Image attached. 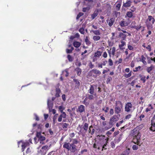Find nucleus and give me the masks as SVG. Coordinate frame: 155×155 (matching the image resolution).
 <instances>
[{"mask_svg":"<svg viewBox=\"0 0 155 155\" xmlns=\"http://www.w3.org/2000/svg\"><path fill=\"white\" fill-rule=\"evenodd\" d=\"M122 107L123 105L121 102L120 101H116L115 103V113L118 114L120 113Z\"/></svg>","mask_w":155,"mask_h":155,"instance_id":"f257e3e1","label":"nucleus"},{"mask_svg":"<svg viewBox=\"0 0 155 155\" xmlns=\"http://www.w3.org/2000/svg\"><path fill=\"white\" fill-rule=\"evenodd\" d=\"M84 6L83 10H89L91 6V2H93V0H84Z\"/></svg>","mask_w":155,"mask_h":155,"instance_id":"f03ea898","label":"nucleus"},{"mask_svg":"<svg viewBox=\"0 0 155 155\" xmlns=\"http://www.w3.org/2000/svg\"><path fill=\"white\" fill-rule=\"evenodd\" d=\"M119 119V117L118 116L116 115L113 116L112 117L110 118L109 122L110 124L113 125L117 121H118Z\"/></svg>","mask_w":155,"mask_h":155,"instance_id":"7ed1b4c3","label":"nucleus"},{"mask_svg":"<svg viewBox=\"0 0 155 155\" xmlns=\"http://www.w3.org/2000/svg\"><path fill=\"white\" fill-rule=\"evenodd\" d=\"M59 84H58V86L55 87L56 94L55 97H59L60 96L59 94L61 92V90L59 88V86H58Z\"/></svg>","mask_w":155,"mask_h":155,"instance_id":"20e7f679","label":"nucleus"},{"mask_svg":"<svg viewBox=\"0 0 155 155\" xmlns=\"http://www.w3.org/2000/svg\"><path fill=\"white\" fill-rule=\"evenodd\" d=\"M132 105L130 103H128L125 106V110L128 112L130 111V108H132Z\"/></svg>","mask_w":155,"mask_h":155,"instance_id":"39448f33","label":"nucleus"},{"mask_svg":"<svg viewBox=\"0 0 155 155\" xmlns=\"http://www.w3.org/2000/svg\"><path fill=\"white\" fill-rule=\"evenodd\" d=\"M47 105L48 108L49 110V111H51V110L53 106V103L50 100L48 99Z\"/></svg>","mask_w":155,"mask_h":155,"instance_id":"423d86ee","label":"nucleus"},{"mask_svg":"<svg viewBox=\"0 0 155 155\" xmlns=\"http://www.w3.org/2000/svg\"><path fill=\"white\" fill-rule=\"evenodd\" d=\"M151 21V22L152 24H153L154 23L155 19L152 17L151 16H149L148 18L146 20L145 22H150V21Z\"/></svg>","mask_w":155,"mask_h":155,"instance_id":"0eeeda50","label":"nucleus"},{"mask_svg":"<svg viewBox=\"0 0 155 155\" xmlns=\"http://www.w3.org/2000/svg\"><path fill=\"white\" fill-rule=\"evenodd\" d=\"M109 21V22L108 23V25H109L111 27L112 25L113 24L114 22L115 21V19L114 18H111L109 20L108 19H107L106 20V21L108 22V21Z\"/></svg>","mask_w":155,"mask_h":155,"instance_id":"6e6552de","label":"nucleus"},{"mask_svg":"<svg viewBox=\"0 0 155 155\" xmlns=\"http://www.w3.org/2000/svg\"><path fill=\"white\" fill-rule=\"evenodd\" d=\"M71 147V151L73 153L74 152L77 150L76 146L74 144H70V145Z\"/></svg>","mask_w":155,"mask_h":155,"instance_id":"1a4fd4ad","label":"nucleus"},{"mask_svg":"<svg viewBox=\"0 0 155 155\" xmlns=\"http://www.w3.org/2000/svg\"><path fill=\"white\" fill-rule=\"evenodd\" d=\"M69 144H70L69 143H64L63 145V147L67 149L68 150H69L71 149V147L70 146H69Z\"/></svg>","mask_w":155,"mask_h":155,"instance_id":"9d476101","label":"nucleus"},{"mask_svg":"<svg viewBox=\"0 0 155 155\" xmlns=\"http://www.w3.org/2000/svg\"><path fill=\"white\" fill-rule=\"evenodd\" d=\"M135 137L138 142L137 145H139V141L140 140V137H141L140 133V132H138L137 135H135Z\"/></svg>","mask_w":155,"mask_h":155,"instance_id":"9b49d317","label":"nucleus"},{"mask_svg":"<svg viewBox=\"0 0 155 155\" xmlns=\"http://www.w3.org/2000/svg\"><path fill=\"white\" fill-rule=\"evenodd\" d=\"M78 111L80 113L83 112L84 110V107L83 105L80 106L78 109Z\"/></svg>","mask_w":155,"mask_h":155,"instance_id":"f8f14e48","label":"nucleus"},{"mask_svg":"<svg viewBox=\"0 0 155 155\" xmlns=\"http://www.w3.org/2000/svg\"><path fill=\"white\" fill-rule=\"evenodd\" d=\"M147 27V29L149 30H150L152 28L153 26H152V23H151L150 22H145Z\"/></svg>","mask_w":155,"mask_h":155,"instance_id":"ddd939ff","label":"nucleus"},{"mask_svg":"<svg viewBox=\"0 0 155 155\" xmlns=\"http://www.w3.org/2000/svg\"><path fill=\"white\" fill-rule=\"evenodd\" d=\"M126 35L123 34V33H120L119 37L121 38L122 40H125L126 38Z\"/></svg>","mask_w":155,"mask_h":155,"instance_id":"4468645a","label":"nucleus"},{"mask_svg":"<svg viewBox=\"0 0 155 155\" xmlns=\"http://www.w3.org/2000/svg\"><path fill=\"white\" fill-rule=\"evenodd\" d=\"M73 45L75 47L78 48L80 46L81 43L80 42L75 41L74 42Z\"/></svg>","mask_w":155,"mask_h":155,"instance_id":"2eb2a0df","label":"nucleus"},{"mask_svg":"<svg viewBox=\"0 0 155 155\" xmlns=\"http://www.w3.org/2000/svg\"><path fill=\"white\" fill-rule=\"evenodd\" d=\"M131 3L130 0H127L126 2L123 5V6L125 7H129L130 6Z\"/></svg>","mask_w":155,"mask_h":155,"instance_id":"dca6fc26","label":"nucleus"},{"mask_svg":"<svg viewBox=\"0 0 155 155\" xmlns=\"http://www.w3.org/2000/svg\"><path fill=\"white\" fill-rule=\"evenodd\" d=\"M98 11H95L94 13L91 15V18L92 19H94L98 14Z\"/></svg>","mask_w":155,"mask_h":155,"instance_id":"f3484780","label":"nucleus"},{"mask_svg":"<svg viewBox=\"0 0 155 155\" xmlns=\"http://www.w3.org/2000/svg\"><path fill=\"white\" fill-rule=\"evenodd\" d=\"M94 86L92 85H91V87L89 90V93L92 94L94 93Z\"/></svg>","mask_w":155,"mask_h":155,"instance_id":"a211bd4d","label":"nucleus"},{"mask_svg":"<svg viewBox=\"0 0 155 155\" xmlns=\"http://www.w3.org/2000/svg\"><path fill=\"white\" fill-rule=\"evenodd\" d=\"M75 71H77V74L79 76L81 74V70L80 68L77 67L75 69Z\"/></svg>","mask_w":155,"mask_h":155,"instance_id":"6ab92c4d","label":"nucleus"},{"mask_svg":"<svg viewBox=\"0 0 155 155\" xmlns=\"http://www.w3.org/2000/svg\"><path fill=\"white\" fill-rule=\"evenodd\" d=\"M73 81H74L75 82V84H77L75 87L76 88L79 87L80 86V82L76 79H73Z\"/></svg>","mask_w":155,"mask_h":155,"instance_id":"aec40b11","label":"nucleus"},{"mask_svg":"<svg viewBox=\"0 0 155 155\" xmlns=\"http://www.w3.org/2000/svg\"><path fill=\"white\" fill-rule=\"evenodd\" d=\"M92 71L93 73L96 74H98L100 75L101 74V72L98 70H97L96 69H94L92 70Z\"/></svg>","mask_w":155,"mask_h":155,"instance_id":"412c9836","label":"nucleus"},{"mask_svg":"<svg viewBox=\"0 0 155 155\" xmlns=\"http://www.w3.org/2000/svg\"><path fill=\"white\" fill-rule=\"evenodd\" d=\"M120 25L122 27H124L127 25V23L126 22H125V21H122L120 22Z\"/></svg>","mask_w":155,"mask_h":155,"instance_id":"4be33fe9","label":"nucleus"},{"mask_svg":"<svg viewBox=\"0 0 155 155\" xmlns=\"http://www.w3.org/2000/svg\"><path fill=\"white\" fill-rule=\"evenodd\" d=\"M29 144L28 143H23L21 145L22 146V152L24 151L26 147Z\"/></svg>","mask_w":155,"mask_h":155,"instance_id":"5701e85b","label":"nucleus"},{"mask_svg":"<svg viewBox=\"0 0 155 155\" xmlns=\"http://www.w3.org/2000/svg\"><path fill=\"white\" fill-rule=\"evenodd\" d=\"M67 58L69 62H72L74 60L73 57L70 54L67 55Z\"/></svg>","mask_w":155,"mask_h":155,"instance_id":"b1692460","label":"nucleus"},{"mask_svg":"<svg viewBox=\"0 0 155 155\" xmlns=\"http://www.w3.org/2000/svg\"><path fill=\"white\" fill-rule=\"evenodd\" d=\"M93 72L92 71V70L90 71L88 73V75L89 77H93L96 78L97 77V76L94 75H93Z\"/></svg>","mask_w":155,"mask_h":155,"instance_id":"393cba45","label":"nucleus"},{"mask_svg":"<svg viewBox=\"0 0 155 155\" xmlns=\"http://www.w3.org/2000/svg\"><path fill=\"white\" fill-rule=\"evenodd\" d=\"M121 135L119 136V137L118 138H116L114 139V143H118L121 140Z\"/></svg>","mask_w":155,"mask_h":155,"instance_id":"a878e982","label":"nucleus"},{"mask_svg":"<svg viewBox=\"0 0 155 155\" xmlns=\"http://www.w3.org/2000/svg\"><path fill=\"white\" fill-rule=\"evenodd\" d=\"M130 148H128L125 150L123 153L125 154V155H128L130 152Z\"/></svg>","mask_w":155,"mask_h":155,"instance_id":"bb28decb","label":"nucleus"},{"mask_svg":"<svg viewBox=\"0 0 155 155\" xmlns=\"http://www.w3.org/2000/svg\"><path fill=\"white\" fill-rule=\"evenodd\" d=\"M48 147L47 145H45L42 147L41 148V149L40 150V151L41 152H43L44 151H42V150H48Z\"/></svg>","mask_w":155,"mask_h":155,"instance_id":"cd10ccee","label":"nucleus"},{"mask_svg":"<svg viewBox=\"0 0 155 155\" xmlns=\"http://www.w3.org/2000/svg\"><path fill=\"white\" fill-rule=\"evenodd\" d=\"M91 31L96 35H100L101 34L99 30L95 31L92 30Z\"/></svg>","mask_w":155,"mask_h":155,"instance_id":"c85d7f7f","label":"nucleus"},{"mask_svg":"<svg viewBox=\"0 0 155 155\" xmlns=\"http://www.w3.org/2000/svg\"><path fill=\"white\" fill-rule=\"evenodd\" d=\"M88 124L87 123H85L83 126V128L84 130L86 131L87 130L88 128Z\"/></svg>","mask_w":155,"mask_h":155,"instance_id":"c756f323","label":"nucleus"},{"mask_svg":"<svg viewBox=\"0 0 155 155\" xmlns=\"http://www.w3.org/2000/svg\"><path fill=\"white\" fill-rule=\"evenodd\" d=\"M154 68V67L153 65H152L150 67H148L147 69V71L148 73H150Z\"/></svg>","mask_w":155,"mask_h":155,"instance_id":"7c9ffc66","label":"nucleus"},{"mask_svg":"<svg viewBox=\"0 0 155 155\" xmlns=\"http://www.w3.org/2000/svg\"><path fill=\"white\" fill-rule=\"evenodd\" d=\"M85 41L86 43V44L88 45L91 44V42L88 39L87 36H86V38L85 40Z\"/></svg>","mask_w":155,"mask_h":155,"instance_id":"2f4dec72","label":"nucleus"},{"mask_svg":"<svg viewBox=\"0 0 155 155\" xmlns=\"http://www.w3.org/2000/svg\"><path fill=\"white\" fill-rule=\"evenodd\" d=\"M131 75V71H130L129 73L128 74H125L124 75L125 77L128 78L130 77Z\"/></svg>","mask_w":155,"mask_h":155,"instance_id":"473e14b6","label":"nucleus"},{"mask_svg":"<svg viewBox=\"0 0 155 155\" xmlns=\"http://www.w3.org/2000/svg\"><path fill=\"white\" fill-rule=\"evenodd\" d=\"M58 115V114H56L53 117V124H54L55 123V121L56 120V119Z\"/></svg>","mask_w":155,"mask_h":155,"instance_id":"72a5a7b5","label":"nucleus"},{"mask_svg":"<svg viewBox=\"0 0 155 155\" xmlns=\"http://www.w3.org/2000/svg\"><path fill=\"white\" fill-rule=\"evenodd\" d=\"M100 38V37L99 36H95L93 37V39L95 41H97L99 40Z\"/></svg>","mask_w":155,"mask_h":155,"instance_id":"f704fd0d","label":"nucleus"},{"mask_svg":"<svg viewBox=\"0 0 155 155\" xmlns=\"http://www.w3.org/2000/svg\"><path fill=\"white\" fill-rule=\"evenodd\" d=\"M83 14H84L82 12H79L77 16L76 19L77 20L80 17L83 15Z\"/></svg>","mask_w":155,"mask_h":155,"instance_id":"c9c22d12","label":"nucleus"},{"mask_svg":"<svg viewBox=\"0 0 155 155\" xmlns=\"http://www.w3.org/2000/svg\"><path fill=\"white\" fill-rule=\"evenodd\" d=\"M127 15L129 17L131 18L133 16L132 13L130 12H127Z\"/></svg>","mask_w":155,"mask_h":155,"instance_id":"e433bc0d","label":"nucleus"},{"mask_svg":"<svg viewBox=\"0 0 155 155\" xmlns=\"http://www.w3.org/2000/svg\"><path fill=\"white\" fill-rule=\"evenodd\" d=\"M101 53L102 52H101L100 51H97V52L95 54V56H99L101 55Z\"/></svg>","mask_w":155,"mask_h":155,"instance_id":"4c0bfd02","label":"nucleus"},{"mask_svg":"<svg viewBox=\"0 0 155 155\" xmlns=\"http://www.w3.org/2000/svg\"><path fill=\"white\" fill-rule=\"evenodd\" d=\"M79 31L81 34H83L84 33V30L83 28H80L79 29Z\"/></svg>","mask_w":155,"mask_h":155,"instance_id":"58836bf2","label":"nucleus"},{"mask_svg":"<svg viewBox=\"0 0 155 155\" xmlns=\"http://www.w3.org/2000/svg\"><path fill=\"white\" fill-rule=\"evenodd\" d=\"M141 58H142V61L143 62L144 64L146 63V62L145 61V60L146 58H145L143 55H142L141 56Z\"/></svg>","mask_w":155,"mask_h":155,"instance_id":"ea45409f","label":"nucleus"},{"mask_svg":"<svg viewBox=\"0 0 155 155\" xmlns=\"http://www.w3.org/2000/svg\"><path fill=\"white\" fill-rule=\"evenodd\" d=\"M121 42L122 44L121 45H119V47L120 48V49H122L121 48V47H123L125 45V43L123 41H121Z\"/></svg>","mask_w":155,"mask_h":155,"instance_id":"a19ab883","label":"nucleus"},{"mask_svg":"<svg viewBox=\"0 0 155 155\" xmlns=\"http://www.w3.org/2000/svg\"><path fill=\"white\" fill-rule=\"evenodd\" d=\"M121 5V4L120 3H118L117 4L116 6V9H117L119 10L120 9V6Z\"/></svg>","mask_w":155,"mask_h":155,"instance_id":"79ce46f5","label":"nucleus"},{"mask_svg":"<svg viewBox=\"0 0 155 155\" xmlns=\"http://www.w3.org/2000/svg\"><path fill=\"white\" fill-rule=\"evenodd\" d=\"M151 122L152 126L150 127V128H152L153 127L155 128V123L153 121V120H151Z\"/></svg>","mask_w":155,"mask_h":155,"instance_id":"37998d69","label":"nucleus"},{"mask_svg":"<svg viewBox=\"0 0 155 155\" xmlns=\"http://www.w3.org/2000/svg\"><path fill=\"white\" fill-rule=\"evenodd\" d=\"M62 114H61L60 115L61 116L64 118H65L66 117V114L64 112H61Z\"/></svg>","mask_w":155,"mask_h":155,"instance_id":"c03bdc74","label":"nucleus"},{"mask_svg":"<svg viewBox=\"0 0 155 155\" xmlns=\"http://www.w3.org/2000/svg\"><path fill=\"white\" fill-rule=\"evenodd\" d=\"M39 139L41 140V141H43L44 140H45V137L42 136L40 137Z\"/></svg>","mask_w":155,"mask_h":155,"instance_id":"a18cd8bd","label":"nucleus"},{"mask_svg":"<svg viewBox=\"0 0 155 155\" xmlns=\"http://www.w3.org/2000/svg\"><path fill=\"white\" fill-rule=\"evenodd\" d=\"M102 146V143L101 142V141H100L99 142L97 143V147H101Z\"/></svg>","mask_w":155,"mask_h":155,"instance_id":"49530a36","label":"nucleus"},{"mask_svg":"<svg viewBox=\"0 0 155 155\" xmlns=\"http://www.w3.org/2000/svg\"><path fill=\"white\" fill-rule=\"evenodd\" d=\"M41 136V132H37V134H36V137L38 138H39Z\"/></svg>","mask_w":155,"mask_h":155,"instance_id":"de8ad7c7","label":"nucleus"},{"mask_svg":"<svg viewBox=\"0 0 155 155\" xmlns=\"http://www.w3.org/2000/svg\"><path fill=\"white\" fill-rule=\"evenodd\" d=\"M69 125V124L66 123H64L62 126V127L63 128H66Z\"/></svg>","mask_w":155,"mask_h":155,"instance_id":"09e8293b","label":"nucleus"},{"mask_svg":"<svg viewBox=\"0 0 155 155\" xmlns=\"http://www.w3.org/2000/svg\"><path fill=\"white\" fill-rule=\"evenodd\" d=\"M109 64L110 66H112L113 64V63L112 60L111 59H109L108 61Z\"/></svg>","mask_w":155,"mask_h":155,"instance_id":"8fccbe9b","label":"nucleus"},{"mask_svg":"<svg viewBox=\"0 0 155 155\" xmlns=\"http://www.w3.org/2000/svg\"><path fill=\"white\" fill-rule=\"evenodd\" d=\"M132 148L134 150H137L138 148V147L137 145H134L132 147Z\"/></svg>","mask_w":155,"mask_h":155,"instance_id":"3c124183","label":"nucleus"},{"mask_svg":"<svg viewBox=\"0 0 155 155\" xmlns=\"http://www.w3.org/2000/svg\"><path fill=\"white\" fill-rule=\"evenodd\" d=\"M112 78L111 77H109L106 81L107 84L110 81L112 80Z\"/></svg>","mask_w":155,"mask_h":155,"instance_id":"603ef678","label":"nucleus"},{"mask_svg":"<svg viewBox=\"0 0 155 155\" xmlns=\"http://www.w3.org/2000/svg\"><path fill=\"white\" fill-rule=\"evenodd\" d=\"M115 52V48L114 47H113L112 48V54L113 55H114Z\"/></svg>","mask_w":155,"mask_h":155,"instance_id":"864d4df0","label":"nucleus"},{"mask_svg":"<svg viewBox=\"0 0 155 155\" xmlns=\"http://www.w3.org/2000/svg\"><path fill=\"white\" fill-rule=\"evenodd\" d=\"M66 52L67 54L71 53L72 52V50L71 49H67L66 50Z\"/></svg>","mask_w":155,"mask_h":155,"instance_id":"5fc2aeb1","label":"nucleus"},{"mask_svg":"<svg viewBox=\"0 0 155 155\" xmlns=\"http://www.w3.org/2000/svg\"><path fill=\"white\" fill-rule=\"evenodd\" d=\"M78 143V141L75 139H74L73 140V143L72 144H76Z\"/></svg>","mask_w":155,"mask_h":155,"instance_id":"6e6d98bb","label":"nucleus"},{"mask_svg":"<svg viewBox=\"0 0 155 155\" xmlns=\"http://www.w3.org/2000/svg\"><path fill=\"white\" fill-rule=\"evenodd\" d=\"M141 68V67L140 66H139L137 67H136L135 68L136 70H133V71L134 72H137L138 71V69H140Z\"/></svg>","mask_w":155,"mask_h":155,"instance_id":"4d7b16f0","label":"nucleus"},{"mask_svg":"<svg viewBox=\"0 0 155 155\" xmlns=\"http://www.w3.org/2000/svg\"><path fill=\"white\" fill-rule=\"evenodd\" d=\"M145 78L146 77L145 76H144V77L141 78L140 79V80L143 81V83H145Z\"/></svg>","mask_w":155,"mask_h":155,"instance_id":"13d9d810","label":"nucleus"},{"mask_svg":"<svg viewBox=\"0 0 155 155\" xmlns=\"http://www.w3.org/2000/svg\"><path fill=\"white\" fill-rule=\"evenodd\" d=\"M110 145L111 147L113 148L115 146L114 143L113 141H112L110 143Z\"/></svg>","mask_w":155,"mask_h":155,"instance_id":"bf43d9fd","label":"nucleus"},{"mask_svg":"<svg viewBox=\"0 0 155 155\" xmlns=\"http://www.w3.org/2000/svg\"><path fill=\"white\" fill-rule=\"evenodd\" d=\"M146 48L147 50H148L149 51H151V48L150 45H148L146 47Z\"/></svg>","mask_w":155,"mask_h":155,"instance_id":"052dcab7","label":"nucleus"},{"mask_svg":"<svg viewBox=\"0 0 155 155\" xmlns=\"http://www.w3.org/2000/svg\"><path fill=\"white\" fill-rule=\"evenodd\" d=\"M75 64L76 65L78 66L79 67L81 65V63L80 61L76 62Z\"/></svg>","mask_w":155,"mask_h":155,"instance_id":"680f3d73","label":"nucleus"},{"mask_svg":"<svg viewBox=\"0 0 155 155\" xmlns=\"http://www.w3.org/2000/svg\"><path fill=\"white\" fill-rule=\"evenodd\" d=\"M128 48L130 50H132L133 49V47H132L131 45H129L128 46Z\"/></svg>","mask_w":155,"mask_h":155,"instance_id":"e2e57ef3","label":"nucleus"},{"mask_svg":"<svg viewBox=\"0 0 155 155\" xmlns=\"http://www.w3.org/2000/svg\"><path fill=\"white\" fill-rule=\"evenodd\" d=\"M131 115L130 114H129L127 115V116H126L125 117V119H129L131 117Z\"/></svg>","mask_w":155,"mask_h":155,"instance_id":"0e129e2a","label":"nucleus"},{"mask_svg":"<svg viewBox=\"0 0 155 155\" xmlns=\"http://www.w3.org/2000/svg\"><path fill=\"white\" fill-rule=\"evenodd\" d=\"M62 108H63V107L62 106H60L58 108L59 109V110H60V111H61V113L62 112H63V110H62Z\"/></svg>","mask_w":155,"mask_h":155,"instance_id":"69168bd1","label":"nucleus"},{"mask_svg":"<svg viewBox=\"0 0 155 155\" xmlns=\"http://www.w3.org/2000/svg\"><path fill=\"white\" fill-rule=\"evenodd\" d=\"M103 56L104 58H106L107 57V54L106 52H104V53L103 54Z\"/></svg>","mask_w":155,"mask_h":155,"instance_id":"338daca9","label":"nucleus"},{"mask_svg":"<svg viewBox=\"0 0 155 155\" xmlns=\"http://www.w3.org/2000/svg\"><path fill=\"white\" fill-rule=\"evenodd\" d=\"M42 125L41 124H40L38 125V129H40L41 130V129L42 127Z\"/></svg>","mask_w":155,"mask_h":155,"instance_id":"774afa93","label":"nucleus"}]
</instances>
